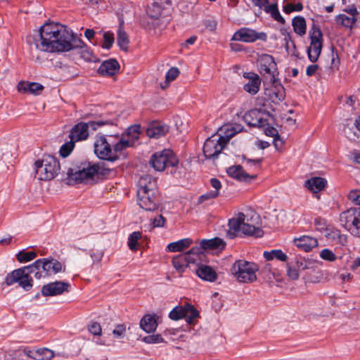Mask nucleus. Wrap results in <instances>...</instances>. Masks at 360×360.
<instances>
[{
    "instance_id": "f257e3e1",
    "label": "nucleus",
    "mask_w": 360,
    "mask_h": 360,
    "mask_svg": "<svg viewBox=\"0 0 360 360\" xmlns=\"http://www.w3.org/2000/svg\"><path fill=\"white\" fill-rule=\"evenodd\" d=\"M37 49L53 53L69 51L82 48L83 42L71 30L58 23H46L39 30V38L35 39Z\"/></svg>"
},
{
    "instance_id": "f03ea898",
    "label": "nucleus",
    "mask_w": 360,
    "mask_h": 360,
    "mask_svg": "<svg viewBox=\"0 0 360 360\" xmlns=\"http://www.w3.org/2000/svg\"><path fill=\"white\" fill-rule=\"evenodd\" d=\"M130 145L129 141L113 135H97L95 138L94 150L101 160L110 162L117 160L122 150Z\"/></svg>"
},
{
    "instance_id": "7ed1b4c3",
    "label": "nucleus",
    "mask_w": 360,
    "mask_h": 360,
    "mask_svg": "<svg viewBox=\"0 0 360 360\" xmlns=\"http://www.w3.org/2000/svg\"><path fill=\"white\" fill-rule=\"evenodd\" d=\"M259 216L255 213H238L229 221L227 235L230 238H234L239 235L255 236L261 237L262 230L258 225Z\"/></svg>"
},
{
    "instance_id": "20e7f679",
    "label": "nucleus",
    "mask_w": 360,
    "mask_h": 360,
    "mask_svg": "<svg viewBox=\"0 0 360 360\" xmlns=\"http://www.w3.org/2000/svg\"><path fill=\"white\" fill-rule=\"evenodd\" d=\"M138 204L146 211H155L158 208L160 198L156 181L149 175H145L139 181L137 191Z\"/></svg>"
},
{
    "instance_id": "39448f33",
    "label": "nucleus",
    "mask_w": 360,
    "mask_h": 360,
    "mask_svg": "<svg viewBox=\"0 0 360 360\" xmlns=\"http://www.w3.org/2000/svg\"><path fill=\"white\" fill-rule=\"evenodd\" d=\"M60 167L57 158L51 155H44L34 163L35 177L39 181L53 179L59 172Z\"/></svg>"
},
{
    "instance_id": "423d86ee",
    "label": "nucleus",
    "mask_w": 360,
    "mask_h": 360,
    "mask_svg": "<svg viewBox=\"0 0 360 360\" xmlns=\"http://www.w3.org/2000/svg\"><path fill=\"white\" fill-rule=\"evenodd\" d=\"M101 167L98 164L84 162L78 168H70L67 172L69 184L88 183L100 173Z\"/></svg>"
},
{
    "instance_id": "0eeeda50",
    "label": "nucleus",
    "mask_w": 360,
    "mask_h": 360,
    "mask_svg": "<svg viewBox=\"0 0 360 360\" xmlns=\"http://www.w3.org/2000/svg\"><path fill=\"white\" fill-rule=\"evenodd\" d=\"M259 266L254 262L244 259L236 261L231 266V271L234 278L240 283H252L257 280L256 272Z\"/></svg>"
},
{
    "instance_id": "6e6552de",
    "label": "nucleus",
    "mask_w": 360,
    "mask_h": 360,
    "mask_svg": "<svg viewBox=\"0 0 360 360\" xmlns=\"http://www.w3.org/2000/svg\"><path fill=\"white\" fill-rule=\"evenodd\" d=\"M34 272L35 269L33 264L15 269L7 274L5 283L7 285L18 283L24 290H29L33 285V280L30 274Z\"/></svg>"
},
{
    "instance_id": "1a4fd4ad",
    "label": "nucleus",
    "mask_w": 360,
    "mask_h": 360,
    "mask_svg": "<svg viewBox=\"0 0 360 360\" xmlns=\"http://www.w3.org/2000/svg\"><path fill=\"white\" fill-rule=\"evenodd\" d=\"M179 161L170 150H163L154 153L150 160V165L158 172L163 171L167 167H175Z\"/></svg>"
},
{
    "instance_id": "9d476101",
    "label": "nucleus",
    "mask_w": 360,
    "mask_h": 360,
    "mask_svg": "<svg viewBox=\"0 0 360 360\" xmlns=\"http://www.w3.org/2000/svg\"><path fill=\"white\" fill-rule=\"evenodd\" d=\"M35 271V277L40 278L42 270L46 275L57 274L62 271L63 265L58 260L52 258H44L36 260L33 263Z\"/></svg>"
},
{
    "instance_id": "9b49d317",
    "label": "nucleus",
    "mask_w": 360,
    "mask_h": 360,
    "mask_svg": "<svg viewBox=\"0 0 360 360\" xmlns=\"http://www.w3.org/2000/svg\"><path fill=\"white\" fill-rule=\"evenodd\" d=\"M107 122L98 121L89 122L88 123L79 122L74 126L70 133V140L79 141L86 140L89 136V128L91 127L96 130L97 127H101L107 124Z\"/></svg>"
},
{
    "instance_id": "f8f14e48",
    "label": "nucleus",
    "mask_w": 360,
    "mask_h": 360,
    "mask_svg": "<svg viewBox=\"0 0 360 360\" xmlns=\"http://www.w3.org/2000/svg\"><path fill=\"white\" fill-rule=\"evenodd\" d=\"M310 40L307 54L310 61L314 63L318 60L323 47V35L320 29L313 27L310 32Z\"/></svg>"
},
{
    "instance_id": "ddd939ff",
    "label": "nucleus",
    "mask_w": 360,
    "mask_h": 360,
    "mask_svg": "<svg viewBox=\"0 0 360 360\" xmlns=\"http://www.w3.org/2000/svg\"><path fill=\"white\" fill-rule=\"evenodd\" d=\"M225 147L221 139L215 136L206 139L203 146V153L207 159H215Z\"/></svg>"
},
{
    "instance_id": "4468645a",
    "label": "nucleus",
    "mask_w": 360,
    "mask_h": 360,
    "mask_svg": "<svg viewBox=\"0 0 360 360\" xmlns=\"http://www.w3.org/2000/svg\"><path fill=\"white\" fill-rule=\"evenodd\" d=\"M262 37H265V34L263 32L258 33L250 28L242 27L234 33L231 40L252 43L257 39H263Z\"/></svg>"
},
{
    "instance_id": "2eb2a0df",
    "label": "nucleus",
    "mask_w": 360,
    "mask_h": 360,
    "mask_svg": "<svg viewBox=\"0 0 360 360\" xmlns=\"http://www.w3.org/2000/svg\"><path fill=\"white\" fill-rule=\"evenodd\" d=\"M70 283L64 281H56L44 285L41 288L44 296H56L64 292H68Z\"/></svg>"
},
{
    "instance_id": "dca6fc26",
    "label": "nucleus",
    "mask_w": 360,
    "mask_h": 360,
    "mask_svg": "<svg viewBox=\"0 0 360 360\" xmlns=\"http://www.w3.org/2000/svg\"><path fill=\"white\" fill-rule=\"evenodd\" d=\"M359 208H350L342 212L340 215L342 225L352 235L353 226H356Z\"/></svg>"
},
{
    "instance_id": "f3484780",
    "label": "nucleus",
    "mask_w": 360,
    "mask_h": 360,
    "mask_svg": "<svg viewBox=\"0 0 360 360\" xmlns=\"http://www.w3.org/2000/svg\"><path fill=\"white\" fill-rule=\"evenodd\" d=\"M243 77L248 82L244 84L243 89L250 95L257 94L260 89L261 79L259 76L252 72H244Z\"/></svg>"
},
{
    "instance_id": "a211bd4d",
    "label": "nucleus",
    "mask_w": 360,
    "mask_h": 360,
    "mask_svg": "<svg viewBox=\"0 0 360 360\" xmlns=\"http://www.w3.org/2000/svg\"><path fill=\"white\" fill-rule=\"evenodd\" d=\"M227 174L229 176L245 183H250L257 177L255 174L246 173L240 165H233L229 167Z\"/></svg>"
},
{
    "instance_id": "6ab92c4d",
    "label": "nucleus",
    "mask_w": 360,
    "mask_h": 360,
    "mask_svg": "<svg viewBox=\"0 0 360 360\" xmlns=\"http://www.w3.org/2000/svg\"><path fill=\"white\" fill-rule=\"evenodd\" d=\"M259 72L262 75L268 74L274 79V70L276 68V63L274 58L268 54H263L259 59Z\"/></svg>"
},
{
    "instance_id": "aec40b11",
    "label": "nucleus",
    "mask_w": 360,
    "mask_h": 360,
    "mask_svg": "<svg viewBox=\"0 0 360 360\" xmlns=\"http://www.w3.org/2000/svg\"><path fill=\"white\" fill-rule=\"evenodd\" d=\"M169 131L167 125L160 122L150 123L146 129V134L150 138L158 139L165 136Z\"/></svg>"
},
{
    "instance_id": "412c9836",
    "label": "nucleus",
    "mask_w": 360,
    "mask_h": 360,
    "mask_svg": "<svg viewBox=\"0 0 360 360\" xmlns=\"http://www.w3.org/2000/svg\"><path fill=\"white\" fill-rule=\"evenodd\" d=\"M165 6H170L171 1L165 0L160 1H155L147 9V13L151 18L158 19L160 18L166 11L167 8Z\"/></svg>"
},
{
    "instance_id": "4be33fe9",
    "label": "nucleus",
    "mask_w": 360,
    "mask_h": 360,
    "mask_svg": "<svg viewBox=\"0 0 360 360\" xmlns=\"http://www.w3.org/2000/svg\"><path fill=\"white\" fill-rule=\"evenodd\" d=\"M120 65L115 59L105 60L98 69V73L103 76H112L119 71Z\"/></svg>"
},
{
    "instance_id": "5701e85b",
    "label": "nucleus",
    "mask_w": 360,
    "mask_h": 360,
    "mask_svg": "<svg viewBox=\"0 0 360 360\" xmlns=\"http://www.w3.org/2000/svg\"><path fill=\"white\" fill-rule=\"evenodd\" d=\"M17 88L21 93L39 95L42 91L44 86L39 83L22 81L18 84Z\"/></svg>"
},
{
    "instance_id": "b1692460",
    "label": "nucleus",
    "mask_w": 360,
    "mask_h": 360,
    "mask_svg": "<svg viewBox=\"0 0 360 360\" xmlns=\"http://www.w3.org/2000/svg\"><path fill=\"white\" fill-rule=\"evenodd\" d=\"M196 274L201 279L209 282H213L217 279L215 271L210 266L201 264L196 269Z\"/></svg>"
},
{
    "instance_id": "393cba45",
    "label": "nucleus",
    "mask_w": 360,
    "mask_h": 360,
    "mask_svg": "<svg viewBox=\"0 0 360 360\" xmlns=\"http://www.w3.org/2000/svg\"><path fill=\"white\" fill-rule=\"evenodd\" d=\"M266 95L274 103H278L285 97V89L281 85H274L269 90H266Z\"/></svg>"
},
{
    "instance_id": "a878e982",
    "label": "nucleus",
    "mask_w": 360,
    "mask_h": 360,
    "mask_svg": "<svg viewBox=\"0 0 360 360\" xmlns=\"http://www.w3.org/2000/svg\"><path fill=\"white\" fill-rule=\"evenodd\" d=\"M345 136L349 140L354 141L360 136V115L352 124H347L344 127Z\"/></svg>"
},
{
    "instance_id": "bb28decb",
    "label": "nucleus",
    "mask_w": 360,
    "mask_h": 360,
    "mask_svg": "<svg viewBox=\"0 0 360 360\" xmlns=\"http://www.w3.org/2000/svg\"><path fill=\"white\" fill-rule=\"evenodd\" d=\"M295 244L297 248L302 249L305 252H308L313 248L316 247L318 245V242L314 238L308 236H303L295 239Z\"/></svg>"
},
{
    "instance_id": "cd10ccee",
    "label": "nucleus",
    "mask_w": 360,
    "mask_h": 360,
    "mask_svg": "<svg viewBox=\"0 0 360 360\" xmlns=\"http://www.w3.org/2000/svg\"><path fill=\"white\" fill-rule=\"evenodd\" d=\"M157 326L155 315L146 314L140 321V327L148 333L155 331Z\"/></svg>"
},
{
    "instance_id": "c85d7f7f",
    "label": "nucleus",
    "mask_w": 360,
    "mask_h": 360,
    "mask_svg": "<svg viewBox=\"0 0 360 360\" xmlns=\"http://www.w3.org/2000/svg\"><path fill=\"white\" fill-rule=\"evenodd\" d=\"M186 257H187L188 265L191 264H198L202 261L205 255L201 247L192 248L189 251L184 253Z\"/></svg>"
},
{
    "instance_id": "c756f323",
    "label": "nucleus",
    "mask_w": 360,
    "mask_h": 360,
    "mask_svg": "<svg viewBox=\"0 0 360 360\" xmlns=\"http://www.w3.org/2000/svg\"><path fill=\"white\" fill-rule=\"evenodd\" d=\"M326 180L323 178L312 177L305 181L304 186L309 191L318 193L326 187Z\"/></svg>"
},
{
    "instance_id": "7c9ffc66",
    "label": "nucleus",
    "mask_w": 360,
    "mask_h": 360,
    "mask_svg": "<svg viewBox=\"0 0 360 360\" xmlns=\"http://www.w3.org/2000/svg\"><path fill=\"white\" fill-rule=\"evenodd\" d=\"M202 250H222L225 247L224 241L219 238L202 240L200 242Z\"/></svg>"
},
{
    "instance_id": "2f4dec72",
    "label": "nucleus",
    "mask_w": 360,
    "mask_h": 360,
    "mask_svg": "<svg viewBox=\"0 0 360 360\" xmlns=\"http://www.w3.org/2000/svg\"><path fill=\"white\" fill-rule=\"evenodd\" d=\"M192 244V240L190 238H184L178 241L171 243L167 246V250L169 252H181L185 249L190 247Z\"/></svg>"
},
{
    "instance_id": "473e14b6",
    "label": "nucleus",
    "mask_w": 360,
    "mask_h": 360,
    "mask_svg": "<svg viewBox=\"0 0 360 360\" xmlns=\"http://www.w3.org/2000/svg\"><path fill=\"white\" fill-rule=\"evenodd\" d=\"M117 43L120 48L124 51H127L129 48V39L127 34L123 29L122 24H120L117 32Z\"/></svg>"
},
{
    "instance_id": "72a5a7b5",
    "label": "nucleus",
    "mask_w": 360,
    "mask_h": 360,
    "mask_svg": "<svg viewBox=\"0 0 360 360\" xmlns=\"http://www.w3.org/2000/svg\"><path fill=\"white\" fill-rule=\"evenodd\" d=\"M219 131L220 134L219 135V138L221 139V141H222V143H224V144L226 146L229 140L238 132V130L229 125H225L220 129Z\"/></svg>"
},
{
    "instance_id": "f704fd0d",
    "label": "nucleus",
    "mask_w": 360,
    "mask_h": 360,
    "mask_svg": "<svg viewBox=\"0 0 360 360\" xmlns=\"http://www.w3.org/2000/svg\"><path fill=\"white\" fill-rule=\"evenodd\" d=\"M264 11L266 13L270 14L271 18L274 20H276L277 22H279L281 23L285 22L284 18L282 17V15H281L279 11H278V3H277L276 0L275 1L274 3H273L270 5L268 4L267 6H265Z\"/></svg>"
},
{
    "instance_id": "c9c22d12",
    "label": "nucleus",
    "mask_w": 360,
    "mask_h": 360,
    "mask_svg": "<svg viewBox=\"0 0 360 360\" xmlns=\"http://www.w3.org/2000/svg\"><path fill=\"white\" fill-rule=\"evenodd\" d=\"M140 134V126L134 125L129 127L126 131V137H122L121 139H124L125 141H129L130 145L129 147L132 146L135 141L139 139Z\"/></svg>"
},
{
    "instance_id": "e433bc0d",
    "label": "nucleus",
    "mask_w": 360,
    "mask_h": 360,
    "mask_svg": "<svg viewBox=\"0 0 360 360\" xmlns=\"http://www.w3.org/2000/svg\"><path fill=\"white\" fill-rule=\"evenodd\" d=\"M292 25L295 33L302 36L306 33V21L302 16H296L292 19Z\"/></svg>"
},
{
    "instance_id": "4c0bfd02",
    "label": "nucleus",
    "mask_w": 360,
    "mask_h": 360,
    "mask_svg": "<svg viewBox=\"0 0 360 360\" xmlns=\"http://www.w3.org/2000/svg\"><path fill=\"white\" fill-rule=\"evenodd\" d=\"M357 19V18L346 15L344 13L339 14L335 17V21L338 24L348 28H352Z\"/></svg>"
},
{
    "instance_id": "58836bf2",
    "label": "nucleus",
    "mask_w": 360,
    "mask_h": 360,
    "mask_svg": "<svg viewBox=\"0 0 360 360\" xmlns=\"http://www.w3.org/2000/svg\"><path fill=\"white\" fill-rule=\"evenodd\" d=\"M172 264L174 267L180 273H182L189 266L188 264L187 257L184 254H180L172 259Z\"/></svg>"
},
{
    "instance_id": "ea45409f",
    "label": "nucleus",
    "mask_w": 360,
    "mask_h": 360,
    "mask_svg": "<svg viewBox=\"0 0 360 360\" xmlns=\"http://www.w3.org/2000/svg\"><path fill=\"white\" fill-rule=\"evenodd\" d=\"M264 257L266 260H272L276 258L280 261H286L288 257L287 255L281 250H273L271 251L264 252Z\"/></svg>"
},
{
    "instance_id": "a19ab883",
    "label": "nucleus",
    "mask_w": 360,
    "mask_h": 360,
    "mask_svg": "<svg viewBox=\"0 0 360 360\" xmlns=\"http://www.w3.org/2000/svg\"><path fill=\"white\" fill-rule=\"evenodd\" d=\"M186 315V304L184 307H176L169 313V317L172 320L177 321L184 318Z\"/></svg>"
},
{
    "instance_id": "79ce46f5",
    "label": "nucleus",
    "mask_w": 360,
    "mask_h": 360,
    "mask_svg": "<svg viewBox=\"0 0 360 360\" xmlns=\"http://www.w3.org/2000/svg\"><path fill=\"white\" fill-rule=\"evenodd\" d=\"M199 316V312L190 304H186V315L184 316L189 324H193L195 320Z\"/></svg>"
},
{
    "instance_id": "37998d69",
    "label": "nucleus",
    "mask_w": 360,
    "mask_h": 360,
    "mask_svg": "<svg viewBox=\"0 0 360 360\" xmlns=\"http://www.w3.org/2000/svg\"><path fill=\"white\" fill-rule=\"evenodd\" d=\"M37 360H51L54 356V352L46 347L37 348Z\"/></svg>"
},
{
    "instance_id": "c03bdc74",
    "label": "nucleus",
    "mask_w": 360,
    "mask_h": 360,
    "mask_svg": "<svg viewBox=\"0 0 360 360\" xmlns=\"http://www.w3.org/2000/svg\"><path fill=\"white\" fill-rule=\"evenodd\" d=\"M16 257L17 259L20 263H24L34 259L37 257V254L34 251L25 252V250H22L19 252Z\"/></svg>"
},
{
    "instance_id": "a18cd8bd",
    "label": "nucleus",
    "mask_w": 360,
    "mask_h": 360,
    "mask_svg": "<svg viewBox=\"0 0 360 360\" xmlns=\"http://www.w3.org/2000/svg\"><path fill=\"white\" fill-rule=\"evenodd\" d=\"M141 237V233L139 231L133 232L129 237L128 246L131 250H136L138 246V241Z\"/></svg>"
},
{
    "instance_id": "49530a36",
    "label": "nucleus",
    "mask_w": 360,
    "mask_h": 360,
    "mask_svg": "<svg viewBox=\"0 0 360 360\" xmlns=\"http://www.w3.org/2000/svg\"><path fill=\"white\" fill-rule=\"evenodd\" d=\"M303 5L300 2H297L296 4H287L283 8V11L285 13L289 14L292 12H300L302 11Z\"/></svg>"
},
{
    "instance_id": "de8ad7c7",
    "label": "nucleus",
    "mask_w": 360,
    "mask_h": 360,
    "mask_svg": "<svg viewBox=\"0 0 360 360\" xmlns=\"http://www.w3.org/2000/svg\"><path fill=\"white\" fill-rule=\"evenodd\" d=\"M115 38L114 34L111 32H105L103 33V44L102 47L105 49H109L114 44Z\"/></svg>"
},
{
    "instance_id": "09e8293b",
    "label": "nucleus",
    "mask_w": 360,
    "mask_h": 360,
    "mask_svg": "<svg viewBox=\"0 0 360 360\" xmlns=\"http://www.w3.org/2000/svg\"><path fill=\"white\" fill-rule=\"evenodd\" d=\"M257 114H259V112L257 111H251L248 114H245L244 118L249 125L254 126V127H261V126L264 125V121L261 118H258L256 120L252 121V122L248 120L249 117L255 116Z\"/></svg>"
},
{
    "instance_id": "8fccbe9b",
    "label": "nucleus",
    "mask_w": 360,
    "mask_h": 360,
    "mask_svg": "<svg viewBox=\"0 0 360 360\" xmlns=\"http://www.w3.org/2000/svg\"><path fill=\"white\" fill-rule=\"evenodd\" d=\"M75 141H70L63 144L60 149V154L62 157L65 158L70 155L75 146Z\"/></svg>"
},
{
    "instance_id": "3c124183",
    "label": "nucleus",
    "mask_w": 360,
    "mask_h": 360,
    "mask_svg": "<svg viewBox=\"0 0 360 360\" xmlns=\"http://www.w3.org/2000/svg\"><path fill=\"white\" fill-rule=\"evenodd\" d=\"M179 70L177 68H171L166 73V82L169 84V82L174 81L179 76ZM167 85L168 84H167Z\"/></svg>"
},
{
    "instance_id": "603ef678",
    "label": "nucleus",
    "mask_w": 360,
    "mask_h": 360,
    "mask_svg": "<svg viewBox=\"0 0 360 360\" xmlns=\"http://www.w3.org/2000/svg\"><path fill=\"white\" fill-rule=\"evenodd\" d=\"M320 257L321 259L329 262H333L337 258L334 252L329 249L322 250L320 252Z\"/></svg>"
},
{
    "instance_id": "864d4df0",
    "label": "nucleus",
    "mask_w": 360,
    "mask_h": 360,
    "mask_svg": "<svg viewBox=\"0 0 360 360\" xmlns=\"http://www.w3.org/2000/svg\"><path fill=\"white\" fill-rule=\"evenodd\" d=\"M143 341L148 344H156L164 342V339L160 334L151 335L146 336L143 338Z\"/></svg>"
},
{
    "instance_id": "5fc2aeb1",
    "label": "nucleus",
    "mask_w": 360,
    "mask_h": 360,
    "mask_svg": "<svg viewBox=\"0 0 360 360\" xmlns=\"http://www.w3.org/2000/svg\"><path fill=\"white\" fill-rule=\"evenodd\" d=\"M89 333L96 336H100L102 333V328L101 325L97 322H92L88 327Z\"/></svg>"
},
{
    "instance_id": "6e6d98bb",
    "label": "nucleus",
    "mask_w": 360,
    "mask_h": 360,
    "mask_svg": "<svg viewBox=\"0 0 360 360\" xmlns=\"http://www.w3.org/2000/svg\"><path fill=\"white\" fill-rule=\"evenodd\" d=\"M342 11L347 13L349 16L355 17L357 18L359 15V12L358 11L356 6L354 4L347 6L342 8Z\"/></svg>"
},
{
    "instance_id": "4d7b16f0",
    "label": "nucleus",
    "mask_w": 360,
    "mask_h": 360,
    "mask_svg": "<svg viewBox=\"0 0 360 360\" xmlns=\"http://www.w3.org/2000/svg\"><path fill=\"white\" fill-rule=\"evenodd\" d=\"M126 332V326L124 324L117 325L112 331V334L117 338H124Z\"/></svg>"
},
{
    "instance_id": "13d9d810",
    "label": "nucleus",
    "mask_w": 360,
    "mask_h": 360,
    "mask_svg": "<svg viewBox=\"0 0 360 360\" xmlns=\"http://www.w3.org/2000/svg\"><path fill=\"white\" fill-rule=\"evenodd\" d=\"M348 198L356 205H360V190H353L348 194Z\"/></svg>"
},
{
    "instance_id": "bf43d9fd",
    "label": "nucleus",
    "mask_w": 360,
    "mask_h": 360,
    "mask_svg": "<svg viewBox=\"0 0 360 360\" xmlns=\"http://www.w3.org/2000/svg\"><path fill=\"white\" fill-rule=\"evenodd\" d=\"M22 352L27 357L32 359L34 360H37V348H32L30 347H24L22 349Z\"/></svg>"
},
{
    "instance_id": "052dcab7",
    "label": "nucleus",
    "mask_w": 360,
    "mask_h": 360,
    "mask_svg": "<svg viewBox=\"0 0 360 360\" xmlns=\"http://www.w3.org/2000/svg\"><path fill=\"white\" fill-rule=\"evenodd\" d=\"M299 271L300 270L297 269L294 266H289L287 271V274L289 278H291L292 280H297L300 276Z\"/></svg>"
},
{
    "instance_id": "680f3d73",
    "label": "nucleus",
    "mask_w": 360,
    "mask_h": 360,
    "mask_svg": "<svg viewBox=\"0 0 360 360\" xmlns=\"http://www.w3.org/2000/svg\"><path fill=\"white\" fill-rule=\"evenodd\" d=\"M218 196V191H209L204 195H202L199 198V202H203L204 201L212 198H216Z\"/></svg>"
},
{
    "instance_id": "e2e57ef3",
    "label": "nucleus",
    "mask_w": 360,
    "mask_h": 360,
    "mask_svg": "<svg viewBox=\"0 0 360 360\" xmlns=\"http://www.w3.org/2000/svg\"><path fill=\"white\" fill-rule=\"evenodd\" d=\"M357 221L356 223V226H353L352 230V235L360 238V208L358 209V214H357Z\"/></svg>"
},
{
    "instance_id": "0e129e2a",
    "label": "nucleus",
    "mask_w": 360,
    "mask_h": 360,
    "mask_svg": "<svg viewBox=\"0 0 360 360\" xmlns=\"http://www.w3.org/2000/svg\"><path fill=\"white\" fill-rule=\"evenodd\" d=\"M165 223V219L162 215H158L153 219L152 224L153 227H162Z\"/></svg>"
},
{
    "instance_id": "69168bd1",
    "label": "nucleus",
    "mask_w": 360,
    "mask_h": 360,
    "mask_svg": "<svg viewBox=\"0 0 360 360\" xmlns=\"http://www.w3.org/2000/svg\"><path fill=\"white\" fill-rule=\"evenodd\" d=\"M299 270H304L307 269V264L304 258H296L295 264L294 265Z\"/></svg>"
},
{
    "instance_id": "338daca9",
    "label": "nucleus",
    "mask_w": 360,
    "mask_h": 360,
    "mask_svg": "<svg viewBox=\"0 0 360 360\" xmlns=\"http://www.w3.org/2000/svg\"><path fill=\"white\" fill-rule=\"evenodd\" d=\"M210 184H211V186L213 188H214V191H218V195H219V190L221 188V184L219 181V180H218L216 178H212V179H210Z\"/></svg>"
},
{
    "instance_id": "774afa93",
    "label": "nucleus",
    "mask_w": 360,
    "mask_h": 360,
    "mask_svg": "<svg viewBox=\"0 0 360 360\" xmlns=\"http://www.w3.org/2000/svg\"><path fill=\"white\" fill-rule=\"evenodd\" d=\"M91 257L94 262H100L103 257V252L100 250L94 252L91 254Z\"/></svg>"
}]
</instances>
